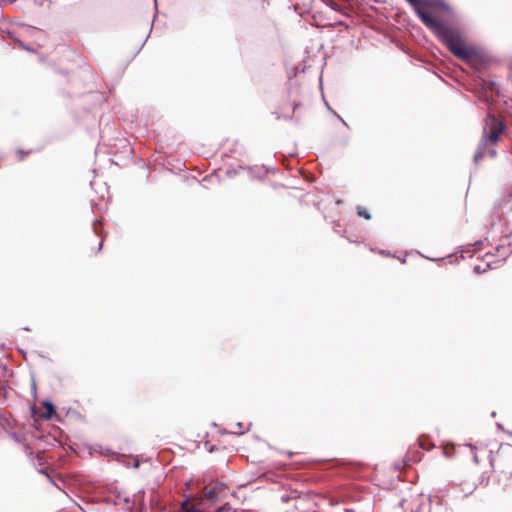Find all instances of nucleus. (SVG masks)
Here are the masks:
<instances>
[{"label":"nucleus","mask_w":512,"mask_h":512,"mask_svg":"<svg viewBox=\"0 0 512 512\" xmlns=\"http://www.w3.org/2000/svg\"><path fill=\"white\" fill-rule=\"evenodd\" d=\"M420 18L422 23L430 29L448 48V50L461 60H469L474 52L463 40L459 30L444 23L429 10L439 7L433 0H406Z\"/></svg>","instance_id":"nucleus-1"},{"label":"nucleus","mask_w":512,"mask_h":512,"mask_svg":"<svg viewBox=\"0 0 512 512\" xmlns=\"http://www.w3.org/2000/svg\"><path fill=\"white\" fill-rule=\"evenodd\" d=\"M506 126L502 119L494 116L488 115L485 120V125L483 128V134L478 146V149L474 155V160L478 162L485 155H489L491 157L496 156V151L494 149H490L489 145H495L500 140V137L505 133Z\"/></svg>","instance_id":"nucleus-2"},{"label":"nucleus","mask_w":512,"mask_h":512,"mask_svg":"<svg viewBox=\"0 0 512 512\" xmlns=\"http://www.w3.org/2000/svg\"><path fill=\"white\" fill-rule=\"evenodd\" d=\"M512 465V445H501L492 459V466H497L501 471Z\"/></svg>","instance_id":"nucleus-3"},{"label":"nucleus","mask_w":512,"mask_h":512,"mask_svg":"<svg viewBox=\"0 0 512 512\" xmlns=\"http://www.w3.org/2000/svg\"><path fill=\"white\" fill-rule=\"evenodd\" d=\"M418 445L420 448L427 450V451L433 449L435 446L434 443L432 442V440L430 439V437L427 435L419 436Z\"/></svg>","instance_id":"nucleus-4"},{"label":"nucleus","mask_w":512,"mask_h":512,"mask_svg":"<svg viewBox=\"0 0 512 512\" xmlns=\"http://www.w3.org/2000/svg\"><path fill=\"white\" fill-rule=\"evenodd\" d=\"M55 413V409L52 403L44 402L43 411L40 412L39 416L44 419H50Z\"/></svg>","instance_id":"nucleus-5"},{"label":"nucleus","mask_w":512,"mask_h":512,"mask_svg":"<svg viewBox=\"0 0 512 512\" xmlns=\"http://www.w3.org/2000/svg\"><path fill=\"white\" fill-rule=\"evenodd\" d=\"M357 214H358V216H359V217L364 218V219H366V220L371 219V215H370V213H369V212H368V210H367L365 207H363V206H358V207H357Z\"/></svg>","instance_id":"nucleus-6"},{"label":"nucleus","mask_w":512,"mask_h":512,"mask_svg":"<svg viewBox=\"0 0 512 512\" xmlns=\"http://www.w3.org/2000/svg\"><path fill=\"white\" fill-rule=\"evenodd\" d=\"M217 497V491L215 488L209 489L205 492V499L209 502H214Z\"/></svg>","instance_id":"nucleus-7"},{"label":"nucleus","mask_w":512,"mask_h":512,"mask_svg":"<svg viewBox=\"0 0 512 512\" xmlns=\"http://www.w3.org/2000/svg\"><path fill=\"white\" fill-rule=\"evenodd\" d=\"M454 453H455L454 445H452V444L444 445V447H443V454L446 457H452L454 455Z\"/></svg>","instance_id":"nucleus-8"},{"label":"nucleus","mask_w":512,"mask_h":512,"mask_svg":"<svg viewBox=\"0 0 512 512\" xmlns=\"http://www.w3.org/2000/svg\"><path fill=\"white\" fill-rule=\"evenodd\" d=\"M103 241H100L99 243V250L102 248Z\"/></svg>","instance_id":"nucleus-9"}]
</instances>
